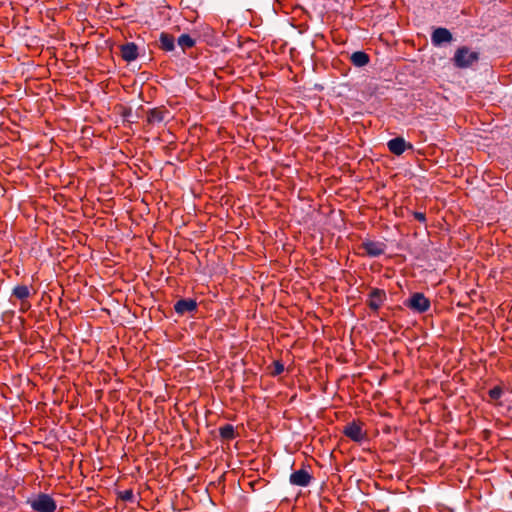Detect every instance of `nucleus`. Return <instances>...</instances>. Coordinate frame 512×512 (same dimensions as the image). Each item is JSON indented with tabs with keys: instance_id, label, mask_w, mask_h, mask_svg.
<instances>
[{
	"instance_id": "f257e3e1",
	"label": "nucleus",
	"mask_w": 512,
	"mask_h": 512,
	"mask_svg": "<svg viewBox=\"0 0 512 512\" xmlns=\"http://www.w3.org/2000/svg\"><path fill=\"white\" fill-rule=\"evenodd\" d=\"M27 504H29L31 509L35 512H55L57 509L55 499L51 495L43 492L36 494L33 498H29Z\"/></svg>"
},
{
	"instance_id": "f03ea898",
	"label": "nucleus",
	"mask_w": 512,
	"mask_h": 512,
	"mask_svg": "<svg viewBox=\"0 0 512 512\" xmlns=\"http://www.w3.org/2000/svg\"><path fill=\"white\" fill-rule=\"evenodd\" d=\"M479 60V53L471 51L467 46L457 48L452 58L455 67L465 69L471 67Z\"/></svg>"
},
{
	"instance_id": "7ed1b4c3",
	"label": "nucleus",
	"mask_w": 512,
	"mask_h": 512,
	"mask_svg": "<svg viewBox=\"0 0 512 512\" xmlns=\"http://www.w3.org/2000/svg\"><path fill=\"white\" fill-rule=\"evenodd\" d=\"M404 305L413 312L422 314L430 309L431 301L423 293L416 292L404 302Z\"/></svg>"
},
{
	"instance_id": "20e7f679",
	"label": "nucleus",
	"mask_w": 512,
	"mask_h": 512,
	"mask_svg": "<svg viewBox=\"0 0 512 512\" xmlns=\"http://www.w3.org/2000/svg\"><path fill=\"white\" fill-rule=\"evenodd\" d=\"M171 117L170 111L164 106H158L147 111L146 122L149 125L155 126L165 124Z\"/></svg>"
},
{
	"instance_id": "39448f33",
	"label": "nucleus",
	"mask_w": 512,
	"mask_h": 512,
	"mask_svg": "<svg viewBox=\"0 0 512 512\" xmlns=\"http://www.w3.org/2000/svg\"><path fill=\"white\" fill-rule=\"evenodd\" d=\"M342 433L350 440L360 443L367 438V433L362 429V423L352 421L344 426Z\"/></svg>"
},
{
	"instance_id": "423d86ee",
	"label": "nucleus",
	"mask_w": 512,
	"mask_h": 512,
	"mask_svg": "<svg viewBox=\"0 0 512 512\" xmlns=\"http://www.w3.org/2000/svg\"><path fill=\"white\" fill-rule=\"evenodd\" d=\"M386 248L387 245L383 241H374L370 239H365L360 245V249L364 250L365 255L371 258L383 255Z\"/></svg>"
},
{
	"instance_id": "0eeeda50",
	"label": "nucleus",
	"mask_w": 512,
	"mask_h": 512,
	"mask_svg": "<svg viewBox=\"0 0 512 512\" xmlns=\"http://www.w3.org/2000/svg\"><path fill=\"white\" fill-rule=\"evenodd\" d=\"M386 299L387 295L384 289L372 288L368 294L366 304L373 312L377 313Z\"/></svg>"
},
{
	"instance_id": "6e6552de",
	"label": "nucleus",
	"mask_w": 512,
	"mask_h": 512,
	"mask_svg": "<svg viewBox=\"0 0 512 512\" xmlns=\"http://www.w3.org/2000/svg\"><path fill=\"white\" fill-rule=\"evenodd\" d=\"M197 308V301L192 298H182L174 304V310L178 315L196 312Z\"/></svg>"
},
{
	"instance_id": "1a4fd4ad",
	"label": "nucleus",
	"mask_w": 512,
	"mask_h": 512,
	"mask_svg": "<svg viewBox=\"0 0 512 512\" xmlns=\"http://www.w3.org/2000/svg\"><path fill=\"white\" fill-rule=\"evenodd\" d=\"M312 475L305 469L294 471L289 478L292 485L306 487L312 480Z\"/></svg>"
},
{
	"instance_id": "9d476101",
	"label": "nucleus",
	"mask_w": 512,
	"mask_h": 512,
	"mask_svg": "<svg viewBox=\"0 0 512 512\" xmlns=\"http://www.w3.org/2000/svg\"><path fill=\"white\" fill-rule=\"evenodd\" d=\"M387 146L389 151L397 156L402 155L406 149H412L413 147L411 143H407L402 137L389 140Z\"/></svg>"
},
{
	"instance_id": "9b49d317",
	"label": "nucleus",
	"mask_w": 512,
	"mask_h": 512,
	"mask_svg": "<svg viewBox=\"0 0 512 512\" xmlns=\"http://www.w3.org/2000/svg\"><path fill=\"white\" fill-rule=\"evenodd\" d=\"M120 54L124 61L132 62L138 58V46L134 42H127L120 46Z\"/></svg>"
},
{
	"instance_id": "f8f14e48",
	"label": "nucleus",
	"mask_w": 512,
	"mask_h": 512,
	"mask_svg": "<svg viewBox=\"0 0 512 512\" xmlns=\"http://www.w3.org/2000/svg\"><path fill=\"white\" fill-rule=\"evenodd\" d=\"M431 40L435 46H439L450 42L452 40V33L447 28L439 27L433 31Z\"/></svg>"
},
{
	"instance_id": "ddd939ff",
	"label": "nucleus",
	"mask_w": 512,
	"mask_h": 512,
	"mask_svg": "<svg viewBox=\"0 0 512 512\" xmlns=\"http://www.w3.org/2000/svg\"><path fill=\"white\" fill-rule=\"evenodd\" d=\"M159 48L165 52H171L175 49V38L172 34L162 32L159 36Z\"/></svg>"
},
{
	"instance_id": "4468645a",
	"label": "nucleus",
	"mask_w": 512,
	"mask_h": 512,
	"mask_svg": "<svg viewBox=\"0 0 512 512\" xmlns=\"http://www.w3.org/2000/svg\"><path fill=\"white\" fill-rule=\"evenodd\" d=\"M30 296V288L27 285H16L11 293V297H14L19 301L28 300Z\"/></svg>"
},
{
	"instance_id": "2eb2a0df",
	"label": "nucleus",
	"mask_w": 512,
	"mask_h": 512,
	"mask_svg": "<svg viewBox=\"0 0 512 512\" xmlns=\"http://www.w3.org/2000/svg\"><path fill=\"white\" fill-rule=\"evenodd\" d=\"M219 436L222 441H231L237 437V433L235 431V428L232 424H225L221 427H219Z\"/></svg>"
},
{
	"instance_id": "dca6fc26",
	"label": "nucleus",
	"mask_w": 512,
	"mask_h": 512,
	"mask_svg": "<svg viewBox=\"0 0 512 512\" xmlns=\"http://www.w3.org/2000/svg\"><path fill=\"white\" fill-rule=\"evenodd\" d=\"M350 60L354 66L363 67L369 63L370 57L364 51H356L352 53Z\"/></svg>"
},
{
	"instance_id": "f3484780",
	"label": "nucleus",
	"mask_w": 512,
	"mask_h": 512,
	"mask_svg": "<svg viewBox=\"0 0 512 512\" xmlns=\"http://www.w3.org/2000/svg\"><path fill=\"white\" fill-rule=\"evenodd\" d=\"M178 45L185 52L187 49H190L195 46L196 40L192 38L189 34H182L178 37Z\"/></svg>"
},
{
	"instance_id": "a211bd4d",
	"label": "nucleus",
	"mask_w": 512,
	"mask_h": 512,
	"mask_svg": "<svg viewBox=\"0 0 512 512\" xmlns=\"http://www.w3.org/2000/svg\"><path fill=\"white\" fill-rule=\"evenodd\" d=\"M117 498L124 502H133L134 501L133 490L127 489V490H123V491H118Z\"/></svg>"
},
{
	"instance_id": "6ab92c4d",
	"label": "nucleus",
	"mask_w": 512,
	"mask_h": 512,
	"mask_svg": "<svg viewBox=\"0 0 512 512\" xmlns=\"http://www.w3.org/2000/svg\"><path fill=\"white\" fill-rule=\"evenodd\" d=\"M488 395L490 397L491 400L493 401H497L499 400L502 395H503V389L501 386L497 385V386H494L493 388H491L489 391H488Z\"/></svg>"
},
{
	"instance_id": "aec40b11",
	"label": "nucleus",
	"mask_w": 512,
	"mask_h": 512,
	"mask_svg": "<svg viewBox=\"0 0 512 512\" xmlns=\"http://www.w3.org/2000/svg\"><path fill=\"white\" fill-rule=\"evenodd\" d=\"M273 370L271 371L272 376H278L284 371V365L280 360H275L272 363Z\"/></svg>"
},
{
	"instance_id": "412c9836",
	"label": "nucleus",
	"mask_w": 512,
	"mask_h": 512,
	"mask_svg": "<svg viewBox=\"0 0 512 512\" xmlns=\"http://www.w3.org/2000/svg\"><path fill=\"white\" fill-rule=\"evenodd\" d=\"M120 115L124 120H128V118L132 115V109L130 107L121 106Z\"/></svg>"
},
{
	"instance_id": "4be33fe9",
	"label": "nucleus",
	"mask_w": 512,
	"mask_h": 512,
	"mask_svg": "<svg viewBox=\"0 0 512 512\" xmlns=\"http://www.w3.org/2000/svg\"><path fill=\"white\" fill-rule=\"evenodd\" d=\"M413 216L417 221L421 223L426 222V214L424 212L414 211Z\"/></svg>"
},
{
	"instance_id": "5701e85b",
	"label": "nucleus",
	"mask_w": 512,
	"mask_h": 512,
	"mask_svg": "<svg viewBox=\"0 0 512 512\" xmlns=\"http://www.w3.org/2000/svg\"><path fill=\"white\" fill-rule=\"evenodd\" d=\"M20 311L25 313L31 308V304L28 302V300L20 301Z\"/></svg>"
}]
</instances>
